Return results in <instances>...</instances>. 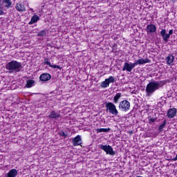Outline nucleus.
Instances as JSON below:
<instances>
[{
	"instance_id": "obj_1",
	"label": "nucleus",
	"mask_w": 177,
	"mask_h": 177,
	"mask_svg": "<svg viewBox=\"0 0 177 177\" xmlns=\"http://www.w3.org/2000/svg\"><path fill=\"white\" fill-rule=\"evenodd\" d=\"M6 70H8L10 74L13 73H20L23 69V64L16 60H12L6 65Z\"/></svg>"
},
{
	"instance_id": "obj_2",
	"label": "nucleus",
	"mask_w": 177,
	"mask_h": 177,
	"mask_svg": "<svg viewBox=\"0 0 177 177\" xmlns=\"http://www.w3.org/2000/svg\"><path fill=\"white\" fill-rule=\"evenodd\" d=\"M159 88L160 83L156 82H149L146 87L147 96H151Z\"/></svg>"
},
{
	"instance_id": "obj_3",
	"label": "nucleus",
	"mask_w": 177,
	"mask_h": 177,
	"mask_svg": "<svg viewBox=\"0 0 177 177\" xmlns=\"http://www.w3.org/2000/svg\"><path fill=\"white\" fill-rule=\"evenodd\" d=\"M105 104L106 111H109V113L113 114V115H118V111L117 110V107L113 103L107 102V101H106Z\"/></svg>"
},
{
	"instance_id": "obj_4",
	"label": "nucleus",
	"mask_w": 177,
	"mask_h": 177,
	"mask_svg": "<svg viewBox=\"0 0 177 177\" xmlns=\"http://www.w3.org/2000/svg\"><path fill=\"white\" fill-rule=\"evenodd\" d=\"M99 148L105 151L106 154H109V156H115V151H114L113 147L110 145H99Z\"/></svg>"
},
{
	"instance_id": "obj_5",
	"label": "nucleus",
	"mask_w": 177,
	"mask_h": 177,
	"mask_svg": "<svg viewBox=\"0 0 177 177\" xmlns=\"http://www.w3.org/2000/svg\"><path fill=\"white\" fill-rule=\"evenodd\" d=\"M118 107L121 111H128L131 109V103L124 100L120 102Z\"/></svg>"
},
{
	"instance_id": "obj_6",
	"label": "nucleus",
	"mask_w": 177,
	"mask_h": 177,
	"mask_svg": "<svg viewBox=\"0 0 177 177\" xmlns=\"http://www.w3.org/2000/svg\"><path fill=\"white\" fill-rule=\"evenodd\" d=\"M172 34H174V30L172 29L169 31V33H167V30L165 29H162L160 31V35L162 37L164 42H168V39H169Z\"/></svg>"
},
{
	"instance_id": "obj_7",
	"label": "nucleus",
	"mask_w": 177,
	"mask_h": 177,
	"mask_svg": "<svg viewBox=\"0 0 177 177\" xmlns=\"http://www.w3.org/2000/svg\"><path fill=\"white\" fill-rule=\"evenodd\" d=\"M136 65L135 63H128L125 62L124 66L122 68V71H128V73H131L132 71V69L135 68Z\"/></svg>"
},
{
	"instance_id": "obj_8",
	"label": "nucleus",
	"mask_w": 177,
	"mask_h": 177,
	"mask_svg": "<svg viewBox=\"0 0 177 177\" xmlns=\"http://www.w3.org/2000/svg\"><path fill=\"white\" fill-rule=\"evenodd\" d=\"M51 78H52V75L47 73H42L39 76V80L41 81V82H46L48 81H50Z\"/></svg>"
},
{
	"instance_id": "obj_9",
	"label": "nucleus",
	"mask_w": 177,
	"mask_h": 177,
	"mask_svg": "<svg viewBox=\"0 0 177 177\" xmlns=\"http://www.w3.org/2000/svg\"><path fill=\"white\" fill-rule=\"evenodd\" d=\"M72 143L73 146H81V145H82V139L81 138V136L78 135L73 138Z\"/></svg>"
},
{
	"instance_id": "obj_10",
	"label": "nucleus",
	"mask_w": 177,
	"mask_h": 177,
	"mask_svg": "<svg viewBox=\"0 0 177 177\" xmlns=\"http://www.w3.org/2000/svg\"><path fill=\"white\" fill-rule=\"evenodd\" d=\"M60 117H62V115L56 111H50L48 115V118H50V120H57L58 118H60Z\"/></svg>"
},
{
	"instance_id": "obj_11",
	"label": "nucleus",
	"mask_w": 177,
	"mask_h": 177,
	"mask_svg": "<svg viewBox=\"0 0 177 177\" xmlns=\"http://www.w3.org/2000/svg\"><path fill=\"white\" fill-rule=\"evenodd\" d=\"M146 31L147 34H153L157 31V27L154 24L147 25Z\"/></svg>"
},
{
	"instance_id": "obj_12",
	"label": "nucleus",
	"mask_w": 177,
	"mask_h": 177,
	"mask_svg": "<svg viewBox=\"0 0 177 177\" xmlns=\"http://www.w3.org/2000/svg\"><path fill=\"white\" fill-rule=\"evenodd\" d=\"M174 60H175V57L171 54H169L165 58L166 64H167V66H174Z\"/></svg>"
},
{
	"instance_id": "obj_13",
	"label": "nucleus",
	"mask_w": 177,
	"mask_h": 177,
	"mask_svg": "<svg viewBox=\"0 0 177 177\" xmlns=\"http://www.w3.org/2000/svg\"><path fill=\"white\" fill-rule=\"evenodd\" d=\"M176 108L169 109L167 111V116L168 117V118H174V117L176 115Z\"/></svg>"
},
{
	"instance_id": "obj_14",
	"label": "nucleus",
	"mask_w": 177,
	"mask_h": 177,
	"mask_svg": "<svg viewBox=\"0 0 177 177\" xmlns=\"http://www.w3.org/2000/svg\"><path fill=\"white\" fill-rule=\"evenodd\" d=\"M43 64H46V66H49V67H51L52 68H58L59 70H62V67H60L59 66L52 65V64H50V62H49V59L48 58H44Z\"/></svg>"
},
{
	"instance_id": "obj_15",
	"label": "nucleus",
	"mask_w": 177,
	"mask_h": 177,
	"mask_svg": "<svg viewBox=\"0 0 177 177\" xmlns=\"http://www.w3.org/2000/svg\"><path fill=\"white\" fill-rule=\"evenodd\" d=\"M15 8L18 12H26V6H24V3H17Z\"/></svg>"
},
{
	"instance_id": "obj_16",
	"label": "nucleus",
	"mask_w": 177,
	"mask_h": 177,
	"mask_svg": "<svg viewBox=\"0 0 177 177\" xmlns=\"http://www.w3.org/2000/svg\"><path fill=\"white\" fill-rule=\"evenodd\" d=\"M150 60L147 59H140L136 60L134 62L135 66H138V64H146V63H149Z\"/></svg>"
},
{
	"instance_id": "obj_17",
	"label": "nucleus",
	"mask_w": 177,
	"mask_h": 177,
	"mask_svg": "<svg viewBox=\"0 0 177 177\" xmlns=\"http://www.w3.org/2000/svg\"><path fill=\"white\" fill-rule=\"evenodd\" d=\"M2 5L3 8H6V9H9L10 6H12V1L11 0H3Z\"/></svg>"
},
{
	"instance_id": "obj_18",
	"label": "nucleus",
	"mask_w": 177,
	"mask_h": 177,
	"mask_svg": "<svg viewBox=\"0 0 177 177\" xmlns=\"http://www.w3.org/2000/svg\"><path fill=\"white\" fill-rule=\"evenodd\" d=\"M16 176H17V170H16V169H12L10 170L6 176V177H16Z\"/></svg>"
},
{
	"instance_id": "obj_19",
	"label": "nucleus",
	"mask_w": 177,
	"mask_h": 177,
	"mask_svg": "<svg viewBox=\"0 0 177 177\" xmlns=\"http://www.w3.org/2000/svg\"><path fill=\"white\" fill-rule=\"evenodd\" d=\"M38 20H39V17L37 15H35L32 17L30 21L28 23V24L31 26V24H34V23H37Z\"/></svg>"
},
{
	"instance_id": "obj_20",
	"label": "nucleus",
	"mask_w": 177,
	"mask_h": 177,
	"mask_svg": "<svg viewBox=\"0 0 177 177\" xmlns=\"http://www.w3.org/2000/svg\"><path fill=\"white\" fill-rule=\"evenodd\" d=\"M34 84H35V81H34L33 80H28L26 81V87L31 88L32 86H34Z\"/></svg>"
},
{
	"instance_id": "obj_21",
	"label": "nucleus",
	"mask_w": 177,
	"mask_h": 177,
	"mask_svg": "<svg viewBox=\"0 0 177 177\" xmlns=\"http://www.w3.org/2000/svg\"><path fill=\"white\" fill-rule=\"evenodd\" d=\"M122 94L121 93H118L115 96L113 97V103L117 104L118 103V100L121 99Z\"/></svg>"
},
{
	"instance_id": "obj_22",
	"label": "nucleus",
	"mask_w": 177,
	"mask_h": 177,
	"mask_svg": "<svg viewBox=\"0 0 177 177\" xmlns=\"http://www.w3.org/2000/svg\"><path fill=\"white\" fill-rule=\"evenodd\" d=\"M58 135H59V136H63L64 138H67L68 133L66 130H61L58 132Z\"/></svg>"
},
{
	"instance_id": "obj_23",
	"label": "nucleus",
	"mask_w": 177,
	"mask_h": 177,
	"mask_svg": "<svg viewBox=\"0 0 177 177\" xmlns=\"http://www.w3.org/2000/svg\"><path fill=\"white\" fill-rule=\"evenodd\" d=\"M106 81L108 82V84H114L115 82V78L113 76H110L109 78L105 79Z\"/></svg>"
},
{
	"instance_id": "obj_24",
	"label": "nucleus",
	"mask_w": 177,
	"mask_h": 177,
	"mask_svg": "<svg viewBox=\"0 0 177 177\" xmlns=\"http://www.w3.org/2000/svg\"><path fill=\"white\" fill-rule=\"evenodd\" d=\"M165 125H167V120H165L163 123L159 126V132H162V130L165 128Z\"/></svg>"
},
{
	"instance_id": "obj_25",
	"label": "nucleus",
	"mask_w": 177,
	"mask_h": 177,
	"mask_svg": "<svg viewBox=\"0 0 177 177\" xmlns=\"http://www.w3.org/2000/svg\"><path fill=\"white\" fill-rule=\"evenodd\" d=\"M111 131V129L108 128V129H97L96 132L97 133H100L102 132H109Z\"/></svg>"
},
{
	"instance_id": "obj_26",
	"label": "nucleus",
	"mask_w": 177,
	"mask_h": 177,
	"mask_svg": "<svg viewBox=\"0 0 177 177\" xmlns=\"http://www.w3.org/2000/svg\"><path fill=\"white\" fill-rule=\"evenodd\" d=\"M109 85L107 80L105 79V80L101 83L100 86L101 88H108Z\"/></svg>"
},
{
	"instance_id": "obj_27",
	"label": "nucleus",
	"mask_w": 177,
	"mask_h": 177,
	"mask_svg": "<svg viewBox=\"0 0 177 177\" xmlns=\"http://www.w3.org/2000/svg\"><path fill=\"white\" fill-rule=\"evenodd\" d=\"M45 35H46V30H41L37 34V37H45Z\"/></svg>"
},
{
	"instance_id": "obj_28",
	"label": "nucleus",
	"mask_w": 177,
	"mask_h": 177,
	"mask_svg": "<svg viewBox=\"0 0 177 177\" xmlns=\"http://www.w3.org/2000/svg\"><path fill=\"white\" fill-rule=\"evenodd\" d=\"M148 120L149 121V124H153V122H156V118H151V117H148Z\"/></svg>"
},
{
	"instance_id": "obj_29",
	"label": "nucleus",
	"mask_w": 177,
	"mask_h": 177,
	"mask_svg": "<svg viewBox=\"0 0 177 177\" xmlns=\"http://www.w3.org/2000/svg\"><path fill=\"white\" fill-rule=\"evenodd\" d=\"M5 12H3V8H0V16H3Z\"/></svg>"
},
{
	"instance_id": "obj_30",
	"label": "nucleus",
	"mask_w": 177,
	"mask_h": 177,
	"mask_svg": "<svg viewBox=\"0 0 177 177\" xmlns=\"http://www.w3.org/2000/svg\"><path fill=\"white\" fill-rule=\"evenodd\" d=\"M0 9H3V4L0 3Z\"/></svg>"
}]
</instances>
